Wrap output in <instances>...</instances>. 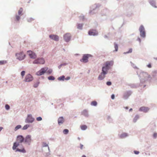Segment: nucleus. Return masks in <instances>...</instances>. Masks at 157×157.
Segmentation results:
<instances>
[{
    "mask_svg": "<svg viewBox=\"0 0 157 157\" xmlns=\"http://www.w3.org/2000/svg\"><path fill=\"white\" fill-rule=\"evenodd\" d=\"M24 139V138L22 136H18L17 138L16 141L13 143L12 147L13 149V150H16V151H18L23 153L25 152V151L23 148L22 149H16L17 147L20 145V143L23 142Z\"/></svg>",
    "mask_w": 157,
    "mask_h": 157,
    "instance_id": "obj_1",
    "label": "nucleus"
},
{
    "mask_svg": "<svg viewBox=\"0 0 157 157\" xmlns=\"http://www.w3.org/2000/svg\"><path fill=\"white\" fill-rule=\"evenodd\" d=\"M48 69V67L42 68L36 72V75L39 76L44 75Z\"/></svg>",
    "mask_w": 157,
    "mask_h": 157,
    "instance_id": "obj_2",
    "label": "nucleus"
},
{
    "mask_svg": "<svg viewBox=\"0 0 157 157\" xmlns=\"http://www.w3.org/2000/svg\"><path fill=\"white\" fill-rule=\"evenodd\" d=\"M16 56L17 59L20 60L23 59L25 56V54L22 52L16 53Z\"/></svg>",
    "mask_w": 157,
    "mask_h": 157,
    "instance_id": "obj_3",
    "label": "nucleus"
},
{
    "mask_svg": "<svg viewBox=\"0 0 157 157\" xmlns=\"http://www.w3.org/2000/svg\"><path fill=\"white\" fill-rule=\"evenodd\" d=\"M139 31L140 33V36L142 37H144L145 36V33L144 28L142 25L140 26L139 28Z\"/></svg>",
    "mask_w": 157,
    "mask_h": 157,
    "instance_id": "obj_4",
    "label": "nucleus"
},
{
    "mask_svg": "<svg viewBox=\"0 0 157 157\" xmlns=\"http://www.w3.org/2000/svg\"><path fill=\"white\" fill-rule=\"evenodd\" d=\"M45 63L44 59L43 58H39L35 60L33 62L34 64H43Z\"/></svg>",
    "mask_w": 157,
    "mask_h": 157,
    "instance_id": "obj_5",
    "label": "nucleus"
},
{
    "mask_svg": "<svg viewBox=\"0 0 157 157\" xmlns=\"http://www.w3.org/2000/svg\"><path fill=\"white\" fill-rule=\"evenodd\" d=\"M90 55L89 54L84 55L82 59L80 60V61L81 62L86 63L88 62V59Z\"/></svg>",
    "mask_w": 157,
    "mask_h": 157,
    "instance_id": "obj_6",
    "label": "nucleus"
},
{
    "mask_svg": "<svg viewBox=\"0 0 157 157\" xmlns=\"http://www.w3.org/2000/svg\"><path fill=\"white\" fill-rule=\"evenodd\" d=\"M27 54L31 58L35 59L36 57L35 54L31 51H28L27 52Z\"/></svg>",
    "mask_w": 157,
    "mask_h": 157,
    "instance_id": "obj_7",
    "label": "nucleus"
},
{
    "mask_svg": "<svg viewBox=\"0 0 157 157\" xmlns=\"http://www.w3.org/2000/svg\"><path fill=\"white\" fill-rule=\"evenodd\" d=\"M33 80L32 76L30 74H29L27 75L25 77V80L26 82H29Z\"/></svg>",
    "mask_w": 157,
    "mask_h": 157,
    "instance_id": "obj_8",
    "label": "nucleus"
},
{
    "mask_svg": "<svg viewBox=\"0 0 157 157\" xmlns=\"http://www.w3.org/2000/svg\"><path fill=\"white\" fill-rule=\"evenodd\" d=\"M64 39L66 42L69 41L71 38V35L69 33H67L64 36Z\"/></svg>",
    "mask_w": 157,
    "mask_h": 157,
    "instance_id": "obj_9",
    "label": "nucleus"
},
{
    "mask_svg": "<svg viewBox=\"0 0 157 157\" xmlns=\"http://www.w3.org/2000/svg\"><path fill=\"white\" fill-rule=\"evenodd\" d=\"M88 34L91 36H95L98 35V32L96 30H90L89 31Z\"/></svg>",
    "mask_w": 157,
    "mask_h": 157,
    "instance_id": "obj_10",
    "label": "nucleus"
},
{
    "mask_svg": "<svg viewBox=\"0 0 157 157\" xmlns=\"http://www.w3.org/2000/svg\"><path fill=\"white\" fill-rule=\"evenodd\" d=\"M34 120V118L31 115H28L26 120V122L27 123H32Z\"/></svg>",
    "mask_w": 157,
    "mask_h": 157,
    "instance_id": "obj_11",
    "label": "nucleus"
},
{
    "mask_svg": "<svg viewBox=\"0 0 157 157\" xmlns=\"http://www.w3.org/2000/svg\"><path fill=\"white\" fill-rule=\"evenodd\" d=\"M24 140L25 143H30L31 141V136L29 135L27 136L24 139Z\"/></svg>",
    "mask_w": 157,
    "mask_h": 157,
    "instance_id": "obj_12",
    "label": "nucleus"
},
{
    "mask_svg": "<svg viewBox=\"0 0 157 157\" xmlns=\"http://www.w3.org/2000/svg\"><path fill=\"white\" fill-rule=\"evenodd\" d=\"M149 110V108L145 106H143L140 107L139 110L140 111H143L144 113H146Z\"/></svg>",
    "mask_w": 157,
    "mask_h": 157,
    "instance_id": "obj_13",
    "label": "nucleus"
},
{
    "mask_svg": "<svg viewBox=\"0 0 157 157\" xmlns=\"http://www.w3.org/2000/svg\"><path fill=\"white\" fill-rule=\"evenodd\" d=\"M50 38L52 40L57 41L59 40V36L56 35H49Z\"/></svg>",
    "mask_w": 157,
    "mask_h": 157,
    "instance_id": "obj_14",
    "label": "nucleus"
},
{
    "mask_svg": "<svg viewBox=\"0 0 157 157\" xmlns=\"http://www.w3.org/2000/svg\"><path fill=\"white\" fill-rule=\"evenodd\" d=\"M113 64V62L112 61H107L105 63V66L106 67H107L109 69V66L110 65H112Z\"/></svg>",
    "mask_w": 157,
    "mask_h": 157,
    "instance_id": "obj_15",
    "label": "nucleus"
},
{
    "mask_svg": "<svg viewBox=\"0 0 157 157\" xmlns=\"http://www.w3.org/2000/svg\"><path fill=\"white\" fill-rule=\"evenodd\" d=\"M64 121V120L63 117H60L58 119V124L60 125L61 124H63Z\"/></svg>",
    "mask_w": 157,
    "mask_h": 157,
    "instance_id": "obj_16",
    "label": "nucleus"
},
{
    "mask_svg": "<svg viewBox=\"0 0 157 157\" xmlns=\"http://www.w3.org/2000/svg\"><path fill=\"white\" fill-rule=\"evenodd\" d=\"M109 69L107 67H103L102 68V72L103 74H106L107 73V71Z\"/></svg>",
    "mask_w": 157,
    "mask_h": 157,
    "instance_id": "obj_17",
    "label": "nucleus"
},
{
    "mask_svg": "<svg viewBox=\"0 0 157 157\" xmlns=\"http://www.w3.org/2000/svg\"><path fill=\"white\" fill-rule=\"evenodd\" d=\"M105 74H103L102 72H101L98 77V79L101 80L105 78Z\"/></svg>",
    "mask_w": 157,
    "mask_h": 157,
    "instance_id": "obj_18",
    "label": "nucleus"
},
{
    "mask_svg": "<svg viewBox=\"0 0 157 157\" xmlns=\"http://www.w3.org/2000/svg\"><path fill=\"white\" fill-rule=\"evenodd\" d=\"M82 114L85 116L87 117L88 116V111L86 110H84L82 112Z\"/></svg>",
    "mask_w": 157,
    "mask_h": 157,
    "instance_id": "obj_19",
    "label": "nucleus"
},
{
    "mask_svg": "<svg viewBox=\"0 0 157 157\" xmlns=\"http://www.w3.org/2000/svg\"><path fill=\"white\" fill-rule=\"evenodd\" d=\"M127 136V134L126 133H123L121 135L120 137L121 138H124Z\"/></svg>",
    "mask_w": 157,
    "mask_h": 157,
    "instance_id": "obj_20",
    "label": "nucleus"
},
{
    "mask_svg": "<svg viewBox=\"0 0 157 157\" xmlns=\"http://www.w3.org/2000/svg\"><path fill=\"white\" fill-rule=\"evenodd\" d=\"M80 127L81 129L82 130H85L87 128V126L84 125L81 126Z\"/></svg>",
    "mask_w": 157,
    "mask_h": 157,
    "instance_id": "obj_21",
    "label": "nucleus"
},
{
    "mask_svg": "<svg viewBox=\"0 0 157 157\" xmlns=\"http://www.w3.org/2000/svg\"><path fill=\"white\" fill-rule=\"evenodd\" d=\"M65 79V76L64 75H63L61 77H59L58 78V79L59 80H64Z\"/></svg>",
    "mask_w": 157,
    "mask_h": 157,
    "instance_id": "obj_22",
    "label": "nucleus"
},
{
    "mask_svg": "<svg viewBox=\"0 0 157 157\" xmlns=\"http://www.w3.org/2000/svg\"><path fill=\"white\" fill-rule=\"evenodd\" d=\"M23 11V9L22 8H21L18 11V13L19 15H22V13Z\"/></svg>",
    "mask_w": 157,
    "mask_h": 157,
    "instance_id": "obj_23",
    "label": "nucleus"
},
{
    "mask_svg": "<svg viewBox=\"0 0 157 157\" xmlns=\"http://www.w3.org/2000/svg\"><path fill=\"white\" fill-rule=\"evenodd\" d=\"M48 79L49 80H54L55 78L53 76H50L48 77Z\"/></svg>",
    "mask_w": 157,
    "mask_h": 157,
    "instance_id": "obj_24",
    "label": "nucleus"
},
{
    "mask_svg": "<svg viewBox=\"0 0 157 157\" xmlns=\"http://www.w3.org/2000/svg\"><path fill=\"white\" fill-rule=\"evenodd\" d=\"M97 102L95 101H93L91 102V105H93L96 106L97 105Z\"/></svg>",
    "mask_w": 157,
    "mask_h": 157,
    "instance_id": "obj_25",
    "label": "nucleus"
},
{
    "mask_svg": "<svg viewBox=\"0 0 157 157\" xmlns=\"http://www.w3.org/2000/svg\"><path fill=\"white\" fill-rule=\"evenodd\" d=\"M63 133L65 134H67L69 132V130L67 129H64L63 131Z\"/></svg>",
    "mask_w": 157,
    "mask_h": 157,
    "instance_id": "obj_26",
    "label": "nucleus"
},
{
    "mask_svg": "<svg viewBox=\"0 0 157 157\" xmlns=\"http://www.w3.org/2000/svg\"><path fill=\"white\" fill-rule=\"evenodd\" d=\"M7 62L6 61L2 60L0 61V65H3L6 63Z\"/></svg>",
    "mask_w": 157,
    "mask_h": 157,
    "instance_id": "obj_27",
    "label": "nucleus"
},
{
    "mask_svg": "<svg viewBox=\"0 0 157 157\" xmlns=\"http://www.w3.org/2000/svg\"><path fill=\"white\" fill-rule=\"evenodd\" d=\"M52 72V69H49L46 72L48 74H51Z\"/></svg>",
    "mask_w": 157,
    "mask_h": 157,
    "instance_id": "obj_28",
    "label": "nucleus"
},
{
    "mask_svg": "<svg viewBox=\"0 0 157 157\" xmlns=\"http://www.w3.org/2000/svg\"><path fill=\"white\" fill-rule=\"evenodd\" d=\"M82 24H79L78 25L77 28L78 29H82Z\"/></svg>",
    "mask_w": 157,
    "mask_h": 157,
    "instance_id": "obj_29",
    "label": "nucleus"
},
{
    "mask_svg": "<svg viewBox=\"0 0 157 157\" xmlns=\"http://www.w3.org/2000/svg\"><path fill=\"white\" fill-rule=\"evenodd\" d=\"M29 125L28 124H26L23 127L22 129L25 130L27 129L29 127Z\"/></svg>",
    "mask_w": 157,
    "mask_h": 157,
    "instance_id": "obj_30",
    "label": "nucleus"
},
{
    "mask_svg": "<svg viewBox=\"0 0 157 157\" xmlns=\"http://www.w3.org/2000/svg\"><path fill=\"white\" fill-rule=\"evenodd\" d=\"M21 128V125H18L17 126L15 129V131H17L18 129Z\"/></svg>",
    "mask_w": 157,
    "mask_h": 157,
    "instance_id": "obj_31",
    "label": "nucleus"
},
{
    "mask_svg": "<svg viewBox=\"0 0 157 157\" xmlns=\"http://www.w3.org/2000/svg\"><path fill=\"white\" fill-rule=\"evenodd\" d=\"M132 52V48H130L128 51V52H124V54H127V53H131Z\"/></svg>",
    "mask_w": 157,
    "mask_h": 157,
    "instance_id": "obj_32",
    "label": "nucleus"
},
{
    "mask_svg": "<svg viewBox=\"0 0 157 157\" xmlns=\"http://www.w3.org/2000/svg\"><path fill=\"white\" fill-rule=\"evenodd\" d=\"M114 47L115 49V51H117L118 49V46L117 45L115 44L114 45Z\"/></svg>",
    "mask_w": 157,
    "mask_h": 157,
    "instance_id": "obj_33",
    "label": "nucleus"
},
{
    "mask_svg": "<svg viewBox=\"0 0 157 157\" xmlns=\"http://www.w3.org/2000/svg\"><path fill=\"white\" fill-rule=\"evenodd\" d=\"M10 107L9 105L7 104H6L5 105V108L7 110H8L10 109Z\"/></svg>",
    "mask_w": 157,
    "mask_h": 157,
    "instance_id": "obj_34",
    "label": "nucleus"
},
{
    "mask_svg": "<svg viewBox=\"0 0 157 157\" xmlns=\"http://www.w3.org/2000/svg\"><path fill=\"white\" fill-rule=\"evenodd\" d=\"M25 72L24 71H22L21 73V75L22 77L24 76L25 75Z\"/></svg>",
    "mask_w": 157,
    "mask_h": 157,
    "instance_id": "obj_35",
    "label": "nucleus"
},
{
    "mask_svg": "<svg viewBox=\"0 0 157 157\" xmlns=\"http://www.w3.org/2000/svg\"><path fill=\"white\" fill-rule=\"evenodd\" d=\"M42 120V118L41 117H39L36 118V120L38 121H40Z\"/></svg>",
    "mask_w": 157,
    "mask_h": 157,
    "instance_id": "obj_36",
    "label": "nucleus"
},
{
    "mask_svg": "<svg viewBox=\"0 0 157 157\" xmlns=\"http://www.w3.org/2000/svg\"><path fill=\"white\" fill-rule=\"evenodd\" d=\"M20 19V16L16 15V19L17 21H18L19 19Z\"/></svg>",
    "mask_w": 157,
    "mask_h": 157,
    "instance_id": "obj_37",
    "label": "nucleus"
},
{
    "mask_svg": "<svg viewBox=\"0 0 157 157\" xmlns=\"http://www.w3.org/2000/svg\"><path fill=\"white\" fill-rule=\"evenodd\" d=\"M39 83L38 82L36 84H35L34 85V87L35 88L37 87L38 85H39Z\"/></svg>",
    "mask_w": 157,
    "mask_h": 157,
    "instance_id": "obj_38",
    "label": "nucleus"
},
{
    "mask_svg": "<svg viewBox=\"0 0 157 157\" xmlns=\"http://www.w3.org/2000/svg\"><path fill=\"white\" fill-rule=\"evenodd\" d=\"M111 84H112L111 82H106V84L108 86H110L111 85Z\"/></svg>",
    "mask_w": 157,
    "mask_h": 157,
    "instance_id": "obj_39",
    "label": "nucleus"
},
{
    "mask_svg": "<svg viewBox=\"0 0 157 157\" xmlns=\"http://www.w3.org/2000/svg\"><path fill=\"white\" fill-rule=\"evenodd\" d=\"M157 136V133H155L153 134V137L154 138H156Z\"/></svg>",
    "mask_w": 157,
    "mask_h": 157,
    "instance_id": "obj_40",
    "label": "nucleus"
},
{
    "mask_svg": "<svg viewBox=\"0 0 157 157\" xmlns=\"http://www.w3.org/2000/svg\"><path fill=\"white\" fill-rule=\"evenodd\" d=\"M147 67L149 68H151V63H149L147 65Z\"/></svg>",
    "mask_w": 157,
    "mask_h": 157,
    "instance_id": "obj_41",
    "label": "nucleus"
},
{
    "mask_svg": "<svg viewBox=\"0 0 157 157\" xmlns=\"http://www.w3.org/2000/svg\"><path fill=\"white\" fill-rule=\"evenodd\" d=\"M111 98L113 99L114 98H115V96L114 94H112L111 96Z\"/></svg>",
    "mask_w": 157,
    "mask_h": 157,
    "instance_id": "obj_42",
    "label": "nucleus"
},
{
    "mask_svg": "<svg viewBox=\"0 0 157 157\" xmlns=\"http://www.w3.org/2000/svg\"><path fill=\"white\" fill-rule=\"evenodd\" d=\"M134 152L136 154H138L139 153V152L137 151H134Z\"/></svg>",
    "mask_w": 157,
    "mask_h": 157,
    "instance_id": "obj_43",
    "label": "nucleus"
},
{
    "mask_svg": "<svg viewBox=\"0 0 157 157\" xmlns=\"http://www.w3.org/2000/svg\"><path fill=\"white\" fill-rule=\"evenodd\" d=\"M83 147V146L82 144H80V148L81 149H82Z\"/></svg>",
    "mask_w": 157,
    "mask_h": 157,
    "instance_id": "obj_44",
    "label": "nucleus"
},
{
    "mask_svg": "<svg viewBox=\"0 0 157 157\" xmlns=\"http://www.w3.org/2000/svg\"><path fill=\"white\" fill-rule=\"evenodd\" d=\"M70 78L69 77H67L66 78H65V79L66 80H68L70 79Z\"/></svg>",
    "mask_w": 157,
    "mask_h": 157,
    "instance_id": "obj_45",
    "label": "nucleus"
},
{
    "mask_svg": "<svg viewBox=\"0 0 157 157\" xmlns=\"http://www.w3.org/2000/svg\"><path fill=\"white\" fill-rule=\"evenodd\" d=\"M139 117L138 116H136L135 118L136 119H137Z\"/></svg>",
    "mask_w": 157,
    "mask_h": 157,
    "instance_id": "obj_46",
    "label": "nucleus"
},
{
    "mask_svg": "<svg viewBox=\"0 0 157 157\" xmlns=\"http://www.w3.org/2000/svg\"><path fill=\"white\" fill-rule=\"evenodd\" d=\"M2 128H3L2 127H0V132L2 129Z\"/></svg>",
    "mask_w": 157,
    "mask_h": 157,
    "instance_id": "obj_47",
    "label": "nucleus"
},
{
    "mask_svg": "<svg viewBox=\"0 0 157 157\" xmlns=\"http://www.w3.org/2000/svg\"><path fill=\"white\" fill-rule=\"evenodd\" d=\"M48 145L46 144H44V146L47 147L48 146Z\"/></svg>",
    "mask_w": 157,
    "mask_h": 157,
    "instance_id": "obj_48",
    "label": "nucleus"
},
{
    "mask_svg": "<svg viewBox=\"0 0 157 157\" xmlns=\"http://www.w3.org/2000/svg\"><path fill=\"white\" fill-rule=\"evenodd\" d=\"M82 18V19H83L84 18V17H80V19H81V18Z\"/></svg>",
    "mask_w": 157,
    "mask_h": 157,
    "instance_id": "obj_49",
    "label": "nucleus"
},
{
    "mask_svg": "<svg viewBox=\"0 0 157 157\" xmlns=\"http://www.w3.org/2000/svg\"><path fill=\"white\" fill-rule=\"evenodd\" d=\"M82 157H86L85 155H83Z\"/></svg>",
    "mask_w": 157,
    "mask_h": 157,
    "instance_id": "obj_50",
    "label": "nucleus"
},
{
    "mask_svg": "<svg viewBox=\"0 0 157 157\" xmlns=\"http://www.w3.org/2000/svg\"><path fill=\"white\" fill-rule=\"evenodd\" d=\"M132 109L131 108L129 109V111H132Z\"/></svg>",
    "mask_w": 157,
    "mask_h": 157,
    "instance_id": "obj_51",
    "label": "nucleus"
},
{
    "mask_svg": "<svg viewBox=\"0 0 157 157\" xmlns=\"http://www.w3.org/2000/svg\"><path fill=\"white\" fill-rule=\"evenodd\" d=\"M125 108L126 109H128V107H126Z\"/></svg>",
    "mask_w": 157,
    "mask_h": 157,
    "instance_id": "obj_52",
    "label": "nucleus"
}]
</instances>
